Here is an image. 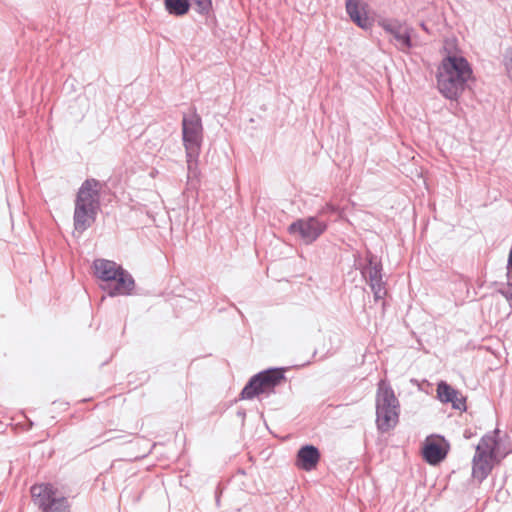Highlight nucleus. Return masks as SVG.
Here are the masks:
<instances>
[{
    "label": "nucleus",
    "mask_w": 512,
    "mask_h": 512,
    "mask_svg": "<svg viewBox=\"0 0 512 512\" xmlns=\"http://www.w3.org/2000/svg\"><path fill=\"white\" fill-rule=\"evenodd\" d=\"M328 209L331 210V211L335 210L333 206H328Z\"/></svg>",
    "instance_id": "nucleus-21"
},
{
    "label": "nucleus",
    "mask_w": 512,
    "mask_h": 512,
    "mask_svg": "<svg viewBox=\"0 0 512 512\" xmlns=\"http://www.w3.org/2000/svg\"><path fill=\"white\" fill-rule=\"evenodd\" d=\"M94 274L105 282L103 290L109 296L129 295L134 289L133 277L116 262L107 259H96L93 262Z\"/></svg>",
    "instance_id": "nucleus-3"
},
{
    "label": "nucleus",
    "mask_w": 512,
    "mask_h": 512,
    "mask_svg": "<svg viewBox=\"0 0 512 512\" xmlns=\"http://www.w3.org/2000/svg\"><path fill=\"white\" fill-rule=\"evenodd\" d=\"M382 267L379 262L370 257L369 264L364 270V274L368 277L370 288L376 300L383 299L386 295V289L382 280Z\"/></svg>",
    "instance_id": "nucleus-13"
},
{
    "label": "nucleus",
    "mask_w": 512,
    "mask_h": 512,
    "mask_svg": "<svg viewBox=\"0 0 512 512\" xmlns=\"http://www.w3.org/2000/svg\"><path fill=\"white\" fill-rule=\"evenodd\" d=\"M100 189L101 184L95 179H87L82 183L75 200V230L83 232L95 221L99 210Z\"/></svg>",
    "instance_id": "nucleus-2"
},
{
    "label": "nucleus",
    "mask_w": 512,
    "mask_h": 512,
    "mask_svg": "<svg viewBox=\"0 0 512 512\" xmlns=\"http://www.w3.org/2000/svg\"><path fill=\"white\" fill-rule=\"evenodd\" d=\"M421 28H422L424 31L428 32V28L426 27V25H425L424 23H421Z\"/></svg>",
    "instance_id": "nucleus-20"
},
{
    "label": "nucleus",
    "mask_w": 512,
    "mask_h": 512,
    "mask_svg": "<svg viewBox=\"0 0 512 512\" xmlns=\"http://www.w3.org/2000/svg\"><path fill=\"white\" fill-rule=\"evenodd\" d=\"M327 229V223L317 217L298 219L291 223L288 232L306 244L316 241Z\"/></svg>",
    "instance_id": "nucleus-9"
},
{
    "label": "nucleus",
    "mask_w": 512,
    "mask_h": 512,
    "mask_svg": "<svg viewBox=\"0 0 512 512\" xmlns=\"http://www.w3.org/2000/svg\"><path fill=\"white\" fill-rule=\"evenodd\" d=\"M378 25L394 40V45L402 52H408L412 48L413 29L397 19L381 18Z\"/></svg>",
    "instance_id": "nucleus-10"
},
{
    "label": "nucleus",
    "mask_w": 512,
    "mask_h": 512,
    "mask_svg": "<svg viewBox=\"0 0 512 512\" xmlns=\"http://www.w3.org/2000/svg\"><path fill=\"white\" fill-rule=\"evenodd\" d=\"M507 300L512 301V294L503 293Z\"/></svg>",
    "instance_id": "nucleus-19"
},
{
    "label": "nucleus",
    "mask_w": 512,
    "mask_h": 512,
    "mask_svg": "<svg viewBox=\"0 0 512 512\" xmlns=\"http://www.w3.org/2000/svg\"><path fill=\"white\" fill-rule=\"evenodd\" d=\"M320 459L318 449L312 445L303 446L297 453L296 466L305 471L316 467Z\"/></svg>",
    "instance_id": "nucleus-15"
},
{
    "label": "nucleus",
    "mask_w": 512,
    "mask_h": 512,
    "mask_svg": "<svg viewBox=\"0 0 512 512\" xmlns=\"http://www.w3.org/2000/svg\"><path fill=\"white\" fill-rule=\"evenodd\" d=\"M346 11L351 20L364 30L371 29L373 19L368 15L367 4L362 0H347Z\"/></svg>",
    "instance_id": "nucleus-12"
},
{
    "label": "nucleus",
    "mask_w": 512,
    "mask_h": 512,
    "mask_svg": "<svg viewBox=\"0 0 512 512\" xmlns=\"http://www.w3.org/2000/svg\"><path fill=\"white\" fill-rule=\"evenodd\" d=\"M437 396L443 403H451L454 409L464 410L465 400L461 394L448 385L446 382L441 381L437 385Z\"/></svg>",
    "instance_id": "nucleus-14"
},
{
    "label": "nucleus",
    "mask_w": 512,
    "mask_h": 512,
    "mask_svg": "<svg viewBox=\"0 0 512 512\" xmlns=\"http://www.w3.org/2000/svg\"><path fill=\"white\" fill-rule=\"evenodd\" d=\"M34 504L42 512H69L67 499L51 484H36L31 487Z\"/></svg>",
    "instance_id": "nucleus-7"
},
{
    "label": "nucleus",
    "mask_w": 512,
    "mask_h": 512,
    "mask_svg": "<svg viewBox=\"0 0 512 512\" xmlns=\"http://www.w3.org/2000/svg\"><path fill=\"white\" fill-rule=\"evenodd\" d=\"M508 273V285L512 287V249L510 250L509 257H508V265H507Z\"/></svg>",
    "instance_id": "nucleus-18"
},
{
    "label": "nucleus",
    "mask_w": 512,
    "mask_h": 512,
    "mask_svg": "<svg viewBox=\"0 0 512 512\" xmlns=\"http://www.w3.org/2000/svg\"><path fill=\"white\" fill-rule=\"evenodd\" d=\"M498 430L482 437L476 447V452L472 461V475L479 481L484 480L506 453H500V443L498 440Z\"/></svg>",
    "instance_id": "nucleus-4"
},
{
    "label": "nucleus",
    "mask_w": 512,
    "mask_h": 512,
    "mask_svg": "<svg viewBox=\"0 0 512 512\" xmlns=\"http://www.w3.org/2000/svg\"><path fill=\"white\" fill-rule=\"evenodd\" d=\"M284 379L281 369H269L253 376L241 392L242 399H252L262 393H271Z\"/></svg>",
    "instance_id": "nucleus-8"
},
{
    "label": "nucleus",
    "mask_w": 512,
    "mask_h": 512,
    "mask_svg": "<svg viewBox=\"0 0 512 512\" xmlns=\"http://www.w3.org/2000/svg\"><path fill=\"white\" fill-rule=\"evenodd\" d=\"M199 13H208L212 7L211 0H193Z\"/></svg>",
    "instance_id": "nucleus-17"
},
{
    "label": "nucleus",
    "mask_w": 512,
    "mask_h": 512,
    "mask_svg": "<svg viewBox=\"0 0 512 512\" xmlns=\"http://www.w3.org/2000/svg\"><path fill=\"white\" fill-rule=\"evenodd\" d=\"M166 11L175 16L185 15L190 8L189 0H164Z\"/></svg>",
    "instance_id": "nucleus-16"
},
{
    "label": "nucleus",
    "mask_w": 512,
    "mask_h": 512,
    "mask_svg": "<svg viewBox=\"0 0 512 512\" xmlns=\"http://www.w3.org/2000/svg\"><path fill=\"white\" fill-rule=\"evenodd\" d=\"M449 445L440 436L427 437L423 447L422 455L430 465H437L443 461L448 453Z\"/></svg>",
    "instance_id": "nucleus-11"
},
{
    "label": "nucleus",
    "mask_w": 512,
    "mask_h": 512,
    "mask_svg": "<svg viewBox=\"0 0 512 512\" xmlns=\"http://www.w3.org/2000/svg\"><path fill=\"white\" fill-rule=\"evenodd\" d=\"M443 52L444 57L436 71L437 89L446 99L457 100L471 80L473 70L459 48L456 38L444 40Z\"/></svg>",
    "instance_id": "nucleus-1"
},
{
    "label": "nucleus",
    "mask_w": 512,
    "mask_h": 512,
    "mask_svg": "<svg viewBox=\"0 0 512 512\" xmlns=\"http://www.w3.org/2000/svg\"><path fill=\"white\" fill-rule=\"evenodd\" d=\"M399 402L393 390L381 381L376 395V423L382 432L394 428L398 422Z\"/></svg>",
    "instance_id": "nucleus-6"
},
{
    "label": "nucleus",
    "mask_w": 512,
    "mask_h": 512,
    "mask_svg": "<svg viewBox=\"0 0 512 512\" xmlns=\"http://www.w3.org/2000/svg\"><path fill=\"white\" fill-rule=\"evenodd\" d=\"M182 139L186 153L188 177L197 174V161L203 140V128L199 116H184L182 120Z\"/></svg>",
    "instance_id": "nucleus-5"
}]
</instances>
